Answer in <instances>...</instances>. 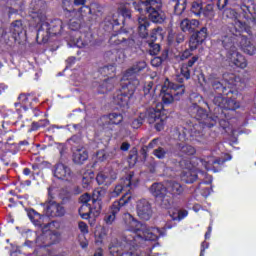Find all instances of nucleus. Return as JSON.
Segmentation results:
<instances>
[{
	"label": "nucleus",
	"instance_id": "f257e3e1",
	"mask_svg": "<svg viewBox=\"0 0 256 256\" xmlns=\"http://www.w3.org/2000/svg\"><path fill=\"white\" fill-rule=\"evenodd\" d=\"M159 228H147L145 224L138 223L133 229V234L123 232L119 237L110 236L108 240V251L111 256H138L139 247L143 241H157L159 239Z\"/></svg>",
	"mask_w": 256,
	"mask_h": 256
},
{
	"label": "nucleus",
	"instance_id": "f03ea898",
	"mask_svg": "<svg viewBox=\"0 0 256 256\" xmlns=\"http://www.w3.org/2000/svg\"><path fill=\"white\" fill-rule=\"evenodd\" d=\"M30 9L34 23L40 25L36 35L37 41L41 39L42 43H46L51 35H61V31H63V21L56 20L51 27H49L47 23V2L44 0H32Z\"/></svg>",
	"mask_w": 256,
	"mask_h": 256
},
{
	"label": "nucleus",
	"instance_id": "7ed1b4c3",
	"mask_svg": "<svg viewBox=\"0 0 256 256\" xmlns=\"http://www.w3.org/2000/svg\"><path fill=\"white\" fill-rule=\"evenodd\" d=\"M133 7L136 11L148 13V17L152 23H164L167 16L165 12L161 11L163 2L161 0H140V2H133Z\"/></svg>",
	"mask_w": 256,
	"mask_h": 256
},
{
	"label": "nucleus",
	"instance_id": "20e7f679",
	"mask_svg": "<svg viewBox=\"0 0 256 256\" xmlns=\"http://www.w3.org/2000/svg\"><path fill=\"white\" fill-rule=\"evenodd\" d=\"M160 95L165 105H171L173 101H179L185 95V85L175 84L167 79L162 86Z\"/></svg>",
	"mask_w": 256,
	"mask_h": 256
},
{
	"label": "nucleus",
	"instance_id": "39448f33",
	"mask_svg": "<svg viewBox=\"0 0 256 256\" xmlns=\"http://www.w3.org/2000/svg\"><path fill=\"white\" fill-rule=\"evenodd\" d=\"M121 86V89L114 97V103L119 105V107H127V105H129V99L133 97L135 90L139 87V80H134L133 82H122Z\"/></svg>",
	"mask_w": 256,
	"mask_h": 256
},
{
	"label": "nucleus",
	"instance_id": "423d86ee",
	"mask_svg": "<svg viewBox=\"0 0 256 256\" xmlns=\"http://www.w3.org/2000/svg\"><path fill=\"white\" fill-rule=\"evenodd\" d=\"M161 111H163V104L158 103L156 108H149L146 112V119L150 125L155 123L156 131H163L165 127V123L167 121V116L162 115Z\"/></svg>",
	"mask_w": 256,
	"mask_h": 256
},
{
	"label": "nucleus",
	"instance_id": "0eeeda50",
	"mask_svg": "<svg viewBox=\"0 0 256 256\" xmlns=\"http://www.w3.org/2000/svg\"><path fill=\"white\" fill-rule=\"evenodd\" d=\"M131 199V194L126 193L118 201H115L112 204L110 213L106 214L104 217L106 225H113L117 213H119L123 207L129 205V203H131Z\"/></svg>",
	"mask_w": 256,
	"mask_h": 256
},
{
	"label": "nucleus",
	"instance_id": "6e6552de",
	"mask_svg": "<svg viewBox=\"0 0 256 256\" xmlns=\"http://www.w3.org/2000/svg\"><path fill=\"white\" fill-rule=\"evenodd\" d=\"M44 211L48 217H64L67 213L65 206L53 200H48L43 204Z\"/></svg>",
	"mask_w": 256,
	"mask_h": 256
},
{
	"label": "nucleus",
	"instance_id": "1a4fd4ad",
	"mask_svg": "<svg viewBox=\"0 0 256 256\" xmlns=\"http://www.w3.org/2000/svg\"><path fill=\"white\" fill-rule=\"evenodd\" d=\"M146 67L147 63L145 61L137 62L124 72L122 83H133L135 80L139 81V79L135 77H137L138 73H141L143 69H146Z\"/></svg>",
	"mask_w": 256,
	"mask_h": 256
},
{
	"label": "nucleus",
	"instance_id": "9d476101",
	"mask_svg": "<svg viewBox=\"0 0 256 256\" xmlns=\"http://www.w3.org/2000/svg\"><path fill=\"white\" fill-rule=\"evenodd\" d=\"M137 215L142 221H149L153 217V208L151 203L145 199H141L137 202L136 206Z\"/></svg>",
	"mask_w": 256,
	"mask_h": 256
},
{
	"label": "nucleus",
	"instance_id": "9b49d317",
	"mask_svg": "<svg viewBox=\"0 0 256 256\" xmlns=\"http://www.w3.org/2000/svg\"><path fill=\"white\" fill-rule=\"evenodd\" d=\"M180 167L182 169H186L182 172V180H184L186 183H195V181H197V173L190 170L191 163L189 162V160H181Z\"/></svg>",
	"mask_w": 256,
	"mask_h": 256
},
{
	"label": "nucleus",
	"instance_id": "f8f14e48",
	"mask_svg": "<svg viewBox=\"0 0 256 256\" xmlns=\"http://www.w3.org/2000/svg\"><path fill=\"white\" fill-rule=\"evenodd\" d=\"M80 201L82 202V206L79 208L78 213L82 219H89L93 211V209H91V204H89L90 201H93L91 195L88 193L83 194L80 196Z\"/></svg>",
	"mask_w": 256,
	"mask_h": 256
},
{
	"label": "nucleus",
	"instance_id": "ddd939ff",
	"mask_svg": "<svg viewBox=\"0 0 256 256\" xmlns=\"http://www.w3.org/2000/svg\"><path fill=\"white\" fill-rule=\"evenodd\" d=\"M227 59L235 65V67H239L240 69H245L247 67V59L241 53L234 50L233 52H228Z\"/></svg>",
	"mask_w": 256,
	"mask_h": 256
},
{
	"label": "nucleus",
	"instance_id": "4468645a",
	"mask_svg": "<svg viewBox=\"0 0 256 256\" xmlns=\"http://www.w3.org/2000/svg\"><path fill=\"white\" fill-rule=\"evenodd\" d=\"M54 177L62 181H69L71 179V168L65 166V164H57L54 169Z\"/></svg>",
	"mask_w": 256,
	"mask_h": 256
},
{
	"label": "nucleus",
	"instance_id": "2eb2a0df",
	"mask_svg": "<svg viewBox=\"0 0 256 256\" xmlns=\"http://www.w3.org/2000/svg\"><path fill=\"white\" fill-rule=\"evenodd\" d=\"M115 85H117V78L116 76H111L98 85V91L102 94L109 93V91L115 89Z\"/></svg>",
	"mask_w": 256,
	"mask_h": 256
},
{
	"label": "nucleus",
	"instance_id": "dca6fc26",
	"mask_svg": "<svg viewBox=\"0 0 256 256\" xmlns=\"http://www.w3.org/2000/svg\"><path fill=\"white\" fill-rule=\"evenodd\" d=\"M32 237L35 238L34 241L28 239L25 242V245H28L29 247H33V245H37V247H49V244H47V233H43L40 236H37V233H32Z\"/></svg>",
	"mask_w": 256,
	"mask_h": 256
},
{
	"label": "nucleus",
	"instance_id": "f3484780",
	"mask_svg": "<svg viewBox=\"0 0 256 256\" xmlns=\"http://www.w3.org/2000/svg\"><path fill=\"white\" fill-rule=\"evenodd\" d=\"M221 41H222L223 47L228 50V53L237 51V47H235V43L237 42V35L227 34L222 37Z\"/></svg>",
	"mask_w": 256,
	"mask_h": 256
},
{
	"label": "nucleus",
	"instance_id": "a211bd4d",
	"mask_svg": "<svg viewBox=\"0 0 256 256\" xmlns=\"http://www.w3.org/2000/svg\"><path fill=\"white\" fill-rule=\"evenodd\" d=\"M110 45L117 47L118 45H127L129 43V35L125 32L113 34L109 39Z\"/></svg>",
	"mask_w": 256,
	"mask_h": 256
},
{
	"label": "nucleus",
	"instance_id": "6ab92c4d",
	"mask_svg": "<svg viewBox=\"0 0 256 256\" xmlns=\"http://www.w3.org/2000/svg\"><path fill=\"white\" fill-rule=\"evenodd\" d=\"M188 113L191 117H193V119H197L198 121H201V119H205L207 117V111L197 104H191L188 107Z\"/></svg>",
	"mask_w": 256,
	"mask_h": 256
},
{
	"label": "nucleus",
	"instance_id": "aec40b11",
	"mask_svg": "<svg viewBox=\"0 0 256 256\" xmlns=\"http://www.w3.org/2000/svg\"><path fill=\"white\" fill-rule=\"evenodd\" d=\"M197 27H199V20L195 19L190 20L188 18H185L180 23L181 31H183L184 33H193L195 29H197Z\"/></svg>",
	"mask_w": 256,
	"mask_h": 256
},
{
	"label": "nucleus",
	"instance_id": "412c9836",
	"mask_svg": "<svg viewBox=\"0 0 256 256\" xmlns=\"http://www.w3.org/2000/svg\"><path fill=\"white\" fill-rule=\"evenodd\" d=\"M149 20L147 17L140 16L138 18V34L142 39H145V37H148L149 35Z\"/></svg>",
	"mask_w": 256,
	"mask_h": 256
},
{
	"label": "nucleus",
	"instance_id": "4be33fe9",
	"mask_svg": "<svg viewBox=\"0 0 256 256\" xmlns=\"http://www.w3.org/2000/svg\"><path fill=\"white\" fill-rule=\"evenodd\" d=\"M150 193L156 199H160V197L167 195L168 188H167V186L163 185L162 183H154L150 187Z\"/></svg>",
	"mask_w": 256,
	"mask_h": 256
},
{
	"label": "nucleus",
	"instance_id": "5701e85b",
	"mask_svg": "<svg viewBox=\"0 0 256 256\" xmlns=\"http://www.w3.org/2000/svg\"><path fill=\"white\" fill-rule=\"evenodd\" d=\"M89 159V153L85 148H77L73 153V162L76 165H83L84 161Z\"/></svg>",
	"mask_w": 256,
	"mask_h": 256
},
{
	"label": "nucleus",
	"instance_id": "b1692460",
	"mask_svg": "<svg viewBox=\"0 0 256 256\" xmlns=\"http://www.w3.org/2000/svg\"><path fill=\"white\" fill-rule=\"evenodd\" d=\"M123 52H121V50L119 49H112V50H108L104 53V59H106V61H119V62H123Z\"/></svg>",
	"mask_w": 256,
	"mask_h": 256
},
{
	"label": "nucleus",
	"instance_id": "393cba45",
	"mask_svg": "<svg viewBox=\"0 0 256 256\" xmlns=\"http://www.w3.org/2000/svg\"><path fill=\"white\" fill-rule=\"evenodd\" d=\"M240 46L242 47V50L247 54V55H255L256 53V48L251 44V41H249V38L246 36H240Z\"/></svg>",
	"mask_w": 256,
	"mask_h": 256
},
{
	"label": "nucleus",
	"instance_id": "a878e982",
	"mask_svg": "<svg viewBox=\"0 0 256 256\" xmlns=\"http://www.w3.org/2000/svg\"><path fill=\"white\" fill-rule=\"evenodd\" d=\"M82 10L83 8H80L79 11H73V15L77 18L70 19L69 28L72 31H78V29H81V21H83V15L81 14Z\"/></svg>",
	"mask_w": 256,
	"mask_h": 256
},
{
	"label": "nucleus",
	"instance_id": "bb28decb",
	"mask_svg": "<svg viewBox=\"0 0 256 256\" xmlns=\"http://www.w3.org/2000/svg\"><path fill=\"white\" fill-rule=\"evenodd\" d=\"M167 189H168L169 193H171V195H173V197L183 195V191H185L183 186L179 182H175V181L168 182Z\"/></svg>",
	"mask_w": 256,
	"mask_h": 256
},
{
	"label": "nucleus",
	"instance_id": "cd10ccee",
	"mask_svg": "<svg viewBox=\"0 0 256 256\" xmlns=\"http://www.w3.org/2000/svg\"><path fill=\"white\" fill-rule=\"evenodd\" d=\"M10 33L15 41L19 39V35L23 33V22L21 20H16L10 25Z\"/></svg>",
	"mask_w": 256,
	"mask_h": 256
},
{
	"label": "nucleus",
	"instance_id": "c85d7f7f",
	"mask_svg": "<svg viewBox=\"0 0 256 256\" xmlns=\"http://www.w3.org/2000/svg\"><path fill=\"white\" fill-rule=\"evenodd\" d=\"M47 239L46 240V245L48 247H51V245H55V243H59L61 241V232L59 231H49L46 232Z\"/></svg>",
	"mask_w": 256,
	"mask_h": 256
},
{
	"label": "nucleus",
	"instance_id": "c756f323",
	"mask_svg": "<svg viewBox=\"0 0 256 256\" xmlns=\"http://www.w3.org/2000/svg\"><path fill=\"white\" fill-rule=\"evenodd\" d=\"M123 220L125 222V224L130 227V231H126V233H130L131 235H133V229H137V224L139 222H137L135 220V218H133V216L129 213H125L123 216Z\"/></svg>",
	"mask_w": 256,
	"mask_h": 256
},
{
	"label": "nucleus",
	"instance_id": "7c9ffc66",
	"mask_svg": "<svg viewBox=\"0 0 256 256\" xmlns=\"http://www.w3.org/2000/svg\"><path fill=\"white\" fill-rule=\"evenodd\" d=\"M174 4V12L176 15H182L187 9V0H172Z\"/></svg>",
	"mask_w": 256,
	"mask_h": 256
},
{
	"label": "nucleus",
	"instance_id": "2f4dec72",
	"mask_svg": "<svg viewBox=\"0 0 256 256\" xmlns=\"http://www.w3.org/2000/svg\"><path fill=\"white\" fill-rule=\"evenodd\" d=\"M157 201H158L160 207H162V209H171V207L173 205V198H171V196H169L167 194L158 198Z\"/></svg>",
	"mask_w": 256,
	"mask_h": 256
},
{
	"label": "nucleus",
	"instance_id": "473e14b6",
	"mask_svg": "<svg viewBox=\"0 0 256 256\" xmlns=\"http://www.w3.org/2000/svg\"><path fill=\"white\" fill-rule=\"evenodd\" d=\"M28 217L36 227H43V216L41 214L33 210L29 212Z\"/></svg>",
	"mask_w": 256,
	"mask_h": 256
},
{
	"label": "nucleus",
	"instance_id": "72a5a7b5",
	"mask_svg": "<svg viewBox=\"0 0 256 256\" xmlns=\"http://www.w3.org/2000/svg\"><path fill=\"white\" fill-rule=\"evenodd\" d=\"M133 177H135V172H129L125 178L120 180L119 184L122 185L123 189L129 191V189H131V185H133Z\"/></svg>",
	"mask_w": 256,
	"mask_h": 256
},
{
	"label": "nucleus",
	"instance_id": "f704fd0d",
	"mask_svg": "<svg viewBox=\"0 0 256 256\" xmlns=\"http://www.w3.org/2000/svg\"><path fill=\"white\" fill-rule=\"evenodd\" d=\"M240 105L237 100L226 98V101L223 106L224 111H236V109H239Z\"/></svg>",
	"mask_w": 256,
	"mask_h": 256
},
{
	"label": "nucleus",
	"instance_id": "c9c22d12",
	"mask_svg": "<svg viewBox=\"0 0 256 256\" xmlns=\"http://www.w3.org/2000/svg\"><path fill=\"white\" fill-rule=\"evenodd\" d=\"M118 11L124 19H131V8H129V4L121 3L118 7Z\"/></svg>",
	"mask_w": 256,
	"mask_h": 256
},
{
	"label": "nucleus",
	"instance_id": "e433bc0d",
	"mask_svg": "<svg viewBox=\"0 0 256 256\" xmlns=\"http://www.w3.org/2000/svg\"><path fill=\"white\" fill-rule=\"evenodd\" d=\"M177 149L184 155H195V148L191 145L177 144Z\"/></svg>",
	"mask_w": 256,
	"mask_h": 256
},
{
	"label": "nucleus",
	"instance_id": "4c0bfd02",
	"mask_svg": "<svg viewBox=\"0 0 256 256\" xmlns=\"http://www.w3.org/2000/svg\"><path fill=\"white\" fill-rule=\"evenodd\" d=\"M137 160H138L137 148H132L128 155L129 167H135V165H137Z\"/></svg>",
	"mask_w": 256,
	"mask_h": 256
},
{
	"label": "nucleus",
	"instance_id": "58836bf2",
	"mask_svg": "<svg viewBox=\"0 0 256 256\" xmlns=\"http://www.w3.org/2000/svg\"><path fill=\"white\" fill-rule=\"evenodd\" d=\"M109 121L112 125H119L123 122V115L121 113H111L108 115Z\"/></svg>",
	"mask_w": 256,
	"mask_h": 256
},
{
	"label": "nucleus",
	"instance_id": "ea45409f",
	"mask_svg": "<svg viewBox=\"0 0 256 256\" xmlns=\"http://www.w3.org/2000/svg\"><path fill=\"white\" fill-rule=\"evenodd\" d=\"M191 11L194 15H201L203 12V3L199 0L192 2Z\"/></svg>",
	"mask_w": 256,
	"mask_h": 256
},
{
	"label": "nucleus",
	"instance_id": "a19ab883",
	"mask_svg": "<svg viewBox=\"0 0 256 256\" xmlns=\"http://www.w3.org/2000/svg\"><path fill=\"white\" fill-rule=\"evenodd\" d=\"M192 36H194L199 42L203 43V41L207 39V27H202L199 31H197Z\"/></svg>",
	"mask_w": 256,
	"mask_h": 256
},
{
	"label": "nucleus",
	"instance_id": "79ce46f5",
	"mask_svg": "<svg viewBox=\"0 0 256 256\" xmlns=\"http://www.w3.org/2000/svg\"><path fill=\"white\" fill-rule=\"evenodd\" d=\"M202 13L204 17H207V19H213V17H215V10L213 9L212 4L206 5Z\"/></svg>",
	"mask_w": 256,
	"mask_h": 256
},
{
	"label": "nucleus",
	"instance_id": "37998d69",
	"mask_svg": "<svg viewBox=\"0 0 256 256\" xmlns=\"http://www.w3.org/2000/svg\"><path fill=\"white\" fill-rule=\"evenodd\" d=\"M153 155L157 157V159H165V157H167V150L163 147H158L157 149H154Z\"/></svg>",
	"mask_w": 256,
	"mask_h": 256
},
{
	"label": "nucleus",
	"instance_id": "c03bdc74",
	"mask_svg": "<svg viewBox=\"0 0 256 256\" xmlns=\"http://www.w3.org/2000/svg\"><path fill=\"white\" fill-rule=\"evenodd\" d=\"M144 119H145V114H140L138 118H135L131 123L133 129H139V127L143 125Z\"/></svg>",
	"mask_w": 256,
	"mask_h": 256
},
{
	"label": "nucleus",
	"instance_id": "a18cd8bd",
	"mask_svg": "<svg viewBox=\"0 0 256 256\" xmlns=\"http://www.w3.org/2000/svg\"><path fill=\"white\" fill-rule=\"evenodd\" d=\"M226 100L227 98H223L221 94H219L218 96L214 97L213 103L214 105H216V107H220V109H223Z\"/></svg>",
	"mask_w": 256,
	"mask_h": 256
},
{
	"label": "nucleus",
	"instance_id": "49530a36",
	"mask_svg": "<svg viewBox=\"0 0 256 256\" xmlns=\"http://www.w3.org/2000/svg\"><path fill=\"white\" fill-rule=\"evenodd\" d=\"M105 174L107 177H110L112 181L117 179V169L113 168L112 166L107 167Z\"/></svg>",
	"mask_w": 256,
	"mask_h": 256
},
{
	"label": "nucleus",
	"instance_id": "de8ad7c7",
	"mask_svg": "<svg viewBox=\"0 0 256 256\" xmlns=\"http://www.w3.org/2000/svg\"><path fill=\"white\" fill-rule=\"evenodd\" d=\"M212 87H213L214 91H217L219 93V95H221V93H223V90L225 89V87L223 86L221 81H219L217 79L212 81Z\"/></svg>",
	"mask_w": 256,
	"mask_h": 256
},
{
	"label": "nucleus",
	"instance_id": "09e8293b",
	"mask_svg": "<svg viewBox=\"0 0 256 256\" xmlns=\"http://www.w3.org/2000/svg\"><path fill=\"white\" fill-rule=\"evenodd\" d=\"M180 73L187 80L191 79V69L187 65H185V63L182 64V66L180 68Z\"/></svg>",
	"mask_w": 256,
	"mask_h": 256
},
{
	"label": "nucleus",
	"instance_id": "8fccbe9b",
	"mask_svg": "<svg viewBox=\"0 0 256 256\" xmlns=\"http://www.w3.org/2000/svg\"><path fill=\"white\" fill-rule=\"evenodd\" d=\"M165 59H167V55L160 57V56H156L151 60V65L153 67H161L163 61H165Z\"/></svg>",
	"mask_w": 256,
	"mask_h": 256
},
{
	"label": "nucleus",
	"instance_id": "3c124183",
	"mask_svg": "<svg viewBox=\"0 0 256 256\" xmlns=\"http://www.w3.org/2000/svg\"><path fill=\"white\" fill-rule=\"evenodd\" d=\"M107 179H109V176H107V174L105 173H99L96 176V181L98 185H107Z\"/></svg>",
	"mask_w": 256,
	"mask_h": 256
},
{
	"label": "nucleus",
	"instance_id": "603ef678",
	"mask_svg": "<svg viewBox=\"0 0 256 256\" xmlns=\"http://www.w3.org/2000/svg\"><path fill=\"white\" fill-rule=\"evenodd\" d=\"M202 42H199V40L192 35L189 42L190 51H195L199 45H201Z\"/></svg>",
	"mask_w": 256,
	"mask_h": 256
},
{
	"label": "nucleus",
	"instance_id": "864d4df0",
	"mask_svg": "<svg viewBox=\"0 0 256 256\" xmlns=\"http://www.w3.org/2000/svg\"><path fill=\"white\" fill-rule=\"evenodd\" d=\"M124 190L123 184H117L111 192V197H119Z\"/></svg>",
	"mask_w": 256,
	"mask_h": 256
},
{
	"label": "nucleus",
	"instance_id": "5fc2aeb1",
	"mask_svg": "<svg viewBox=\"0 0 256 256\" xmlns=\"http://www.w3.org/2000/svg\"><path fill=\"white\" fill-rule=\"evenodd\" d=\"M149 53L150 55H157L159 51H161V46L159 44H155L153 42L149 43Z\"/></svg>",
	"mask_w": 256,
	"mask_h": 256
},
{
	"label": "nucleus",
	"instance_id": "6e6d98bb",
	"mask_svg": "<svg viewBox=\"0 0 256 256\" xmlns=\"http://www.w3.org/2000/svg\"><path fill=\"white\" fill-rule=\"evenodd\" d=\"M187 217V211L185 210H176V216H173V221H181Z\"/></svg>",
	"mask_w": 256,
	"mask_h": 256
},
{
	"label": "nucleus",
	"instance_id": "4d7b16f0",
	"mask_svg": "<svg viewBox=\"0 0 256 256\" xmlns=\"http://www.w3.org/2000/svg\"><path fill=\"white\" fill-rule=\"evenodd\" d=\"M115 71L116 69L114 65H108L102 68V73H105V75H111L112 73H115Z\"/></svg>",
	"mask_w": 256,
	"mask_h": 256
},
{
	"label": "nucleus",
	"instance_id": "13d9d810",
	"mask_svg": "<svg viewBox=\"0 0 256 256\" xmlns=\"http://www.w3.org/2000/svg\"><path fill=\"white\" fill-rule=\"evenodd\" d=\"M96 157H97V161H100L101 163L103 161H107V159H109L107 157V153H105V151H103V150L98 151L96 154Z\"/></svg>",
	"mask_w": 256,
	"mask_h": 256
},
{
	"label": "nucleus",
	"instance_id": "bf43d9fd",
	"mask_svg": "<svg viewBox=\"0 0 256 256\" xmlns=\"http://www.w3.org/2000/svg\"><path fill=\"white\" fill-rule=\"evenodd\" d=\"M240 9L244 13L245 19H249V15H251V10L249 9V6L242 4L240 6Z\"/></svg>",
	"mask_w": 256,
	"mask_h": 256
},
{
	"label": "nucleus",
	"instance_id": "052dcab7",
	"mask_svg": "<svg viewBox=\"0 0 256 256\" xmlns=\"http://www.w3.org/2000/svg\"><path fill=\"white\" fill-rule=\"evenodd\" d=\"M162 31H163V29L161 27L153 29L152 33H151L152 41H156L157 35H161Z\"/></svg>",
	"mask_w": 256,
	"mask_h": 256
},
{
	"label": "nucleus",
	"instance_id": "680f3d73",
	"mask_svg": "<svg viewBox=\"0 0 256 256\" xmlns=\"http://www.w3.org/2000/svg\"><path fill=\"white\" fill-rule=\"evenodd\" d=\"M78 227H79L81 233H84V234L89 233V227L87 226V223L79 222Z\"/></svg>",
	"mask_w": 256,
	"mask_h": 256
},
{
	"label": "nucleus",
	"instance_id": "e2e57ef3",
	"mask_svg": "<svg viewBox=\"0 0 256 256\" xmlns=\"http://www.w3.org/2000/svg\"><path fill=\"white\" fill-rule=\"evenodd\" d=\"M76 47H78L79 49L83 48V47H87V45H89V43L87 41H83V39L78 38L77 41L75 42Z\"/></svg>",
	"mask_w": 256,
	"mask_h": 256
},
{
	"label": "nucleus",
	"instance_id": "0e129e2a",
	"mask_svg": "<svg viewBox=\"0 0 256 256\" xmlns=\"http://www.w3.org/2000/svg\"><path fill=\"white\" fill-rule=\"evenodd\" d=\"M197 61H199V56H193L190 60H188L187 63H184V64L187 65L191 69Z\"/></svg>",
	"mask_w": 256,
	"mask_h": 256
},
{
	"label": "nucleus",
	"instance_id": "69168bd1",
	"mask_svg": "<svg viewBox=\"0 0 256 256\" xmlns=\"http://www.w3.org/2000/svg\"><path fill=\"white\" fill-rule=\"evenodd\" d=\"M227 3H229V0H218L217 1V7L218 9H225L227 7Z\"/></svg>",
	"mask_w": 256,
	"mask_h": 256
},
{
	"label": "nucleus",
	"instance_id": "338daca9",
	"mask_svg": "<svg viewBox=\"0 0 256 256\" xmlns=\"http://www.w3.org/2000/svg\"><path fill=\"white\" fill-rule=\"evenodd\" d=\"M153 89V82H149L146 86H144V95H149L151 90Z\"/></svg>",
	"mask_w": 256,
	"mask_h": 256
},
{
	"label": "nucleus",
	"instance_id": "774afa93",
	"mask_svg": "<svg viewBox=\"0 0 256 256\" xmlns=\"http://www.w3.org/2000/svg\"><path fill=\"white\" fill-rule=\"evenodd\" d=\"M191 55V50L186 49L181 55L180 59L181 61H185V59H189V56Z\"/></svg>",
	"mask_w": 256,
	"mask_h": 256
}]
</instances>
